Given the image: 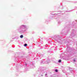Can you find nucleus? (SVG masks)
I'll return each mask as SVG.
<instances>
[{"instance_id": "obj_1", "label": "nucleus", "mask_w": 77, "mask_h": 77, "mask_svg": "<svg viewBox=\"0 0 77 77\" xmlns=\"http://www.w3.org/2000/svg\"><path fill=\"white\" fill-rule=\"evenodd\" d=\"M29 28V27L28 26L26 25H22L18 27L17 30L20 33H23L27 32V30Z\"/></svg>"}, {"instance_id": "obj_2", "label": "nucleus", "mask_w": 77, "mask_h": 77, "mask_svg": "<svg viewBox=\"0 0 77 77\" xmlns=\"http://www.w3.org/2000/svg\"><path fill=\"white\" fill-rule=\"evenodd\" d=\"M54 40L57 41L58 42H60V41H62V37H59V35H55L54 38Z\"/></svg>"}, {"instance_id": "obj_3", "label": "nucleus", "mask_w": 77, "mask_h": 77, "mask_svg": "<svg viewBox=\"0 0 77 77\" xmlns=\"http://www.w3.org/2000/svg\"><path fill=\"white\" fill-rule=\"evenodd\" d=\"M50 61L49 60H47L46 61H45V60H42L41 62V64H44V63H46V64H48L49 63H50Z\"/></svg>"}, {"instance_id": "obj_4", "label": "nucleus", "mask_w": 77, "mask_h": 77, "mask_svg": "<svg viewBox=\"0 0 77 77\" xmlns=\"http://www.w3.org/2000/svg\"><path fill=\"white\" fill-rule=\"evenodd\" d=\"M77 50L75 51V50L74 49H73L72 50V51L71 52V54L72 55V54H74L75 53H77L76 51H77Z\"/></svg>"}, {"instance_id": "obj_5", "label": "nucleus", "mask_w": 77, "mask_h": 77, "mask_svg": "<svg viewBox=\"0 0 77 77\" xmlns=\"http://www.w3.org/2000/svg\"><path fill=\"white\" fill-rule=\"evenodd\" d=\"M20 57H17L15 59V60L16 61V62H18V61H19V60H19V58H20Z\"/></svg>"}, {"instance_id": "obj_6", "label": "nucleus", "mask_w": 77, "mask_h": 77, "mask_svg": "<svg viewBox=\"0 0 77 77\" xmlns=\"http://www.w3.org/2000/svg\"><path fill=\"white\" fill-rule=\"evenodd\" d=\"M67 47V50H68V49H69V50H71V48H69V46H68V45H66Z\"/></svg>"}, {"instance_id": "obj_7", "label": "nucleus", "mask_w": 77, "mask_h": 77, "mask_svg": "<svg viewBox=\"0 0 77 77\" xmlns=\"http://www.w3.org/2000/svg\"><path fill=\"white\" fill-rule=\"evenodd\" d=\"M18 38H19V36H17L15 37V38H14V39H18Z\"/></svg>"}, {"instance_id": "obj_8", "label": "nucleus", "mask_w": 77, "mask_h": 77, "mask_svg": "<svg viewBox=\"0 0 77 77\" xmlns=\"http://www.w3.org/2000/svg\"><path fill=\"white\" fill-rule=\"evenodd\" d=\"M41 69H42L41 67H40L39 68H38V71L41 72V71H42V70H41Z\"/></svg>"}, {"instance_id": "obj_9", "label": "nucleus", "mask_w": 77, "mask_h": 77, "mask_svg": "<svg viewBox=\"0 0 77 77\" xmlns=\"http://www.w3.org/2000/svg\"><path fill=\"white\" fill-rule=\"evenodd\" d=\"M43 56H44V55L40 54V56H39V57H43Z\"/></svg>"}, {"instance_id": "obj_10", "label": "nucleus", "mask_w": 77, "mask_h": 77, "mask_svg": "<svg viewBox=\"0 0 77 77\" xmlns=\"http://www.w3.org/2000/svg\"><path fill=\"white\" fill-rule=\"evenodd\" d=\"M45 72H44V70H42V71H41V73L42 74H44V73Z\"/></svg>"}, {"instance_id": "obj_11", "label": "nucleus", "mask_w": 77, "mask_h": 77, "mask_svg": "<svg viewBox=\"0 0 77 77\" xmlns=\"http://www.w3.org/2000/svg\"><path fill=\"white\" fill-rule=\"evenodd\" d=\"M51 14V15H58V14H59V13H58V14Z\"/></svg>"}, {"instance_id": "obj_12", "label": "nucleus", "mask_w": 77, "mask_h": 77, "mask_svg": "<svg viewBox=\"0 0 77 77\" xmlns=\"http://www.w3.org/2000/svg\"><path fill=\"white\" fill-rule=\"evenodd\" d=\"M23 37L24 36H23V35H21L20 36V38H23Z\"/></svg>"}, {"instance_id": "obj_13", "label": "nucleus", "mask_w": 77, "mask_h": 77, "mask_svg": "<svg viewBox=\"0 0 77 77\" xmlns=\"http://www.w3.org/2000/svg\"><path fill=\"white\" fill-rule=\"evenodd\" d=\"M71 73H72V74H74V70H72L71 71Z\"/></svg>"}, {"instance_id": "obj_14", "label": "nucleus", "mask_w": 77, "mask_h": 77, "mask_svg": "<svg viewBox=\"0 0 77 77\" xmlns=\"http://www.w3.org/2000/svg\"><path fill=\"white\" fill-rule=\"evenodd\" d=\"M39 76H42H42H43V75L42 74V73H40V74L39 75Z\"/></svg>"}, {"instance_id": "obj_15", "label": "nucleus", "mask_w": 77, "mask_h": 77, "mask_svg": "<svg viewBox=\"0 0 77 77\" xmlns=\"http://www.w3.org/2000/svg\"><path fill=\"white\" fill-rule=\"evenodd\" d=\"M41 54V53H38V57L40 56V55Z\"/></svg>"}, {"instance_id": "obj_16", "label": "nucleus", "mask_w": 77, "mask_h": 77, "mask_svg": "<svg viewBox=\"0 0 77 77\" xmlns=\"http://www.w3.org/2000/svg\"><path fill=\"white\" fill-rule=\"evenodd\" d=\"M24 45V47H27V44H25Z\"/></svg>"}, {"instance_id": "obj_17", "label": "nucleus", "mask_w": 77, "mask_h": 77, "mask_svg": "<svg viewBox=\"0 0 77 77\" xmlns=\"http://www.w3.org/2000/svg\"><path fill=\"white\" fill-rule=\"evenodd\" d=\"M55 72H58V70H57V69H56L55 70Z\"/></svg>"}, {"instance_id": "obj_18", "label": "nucleus", "mask_w": 77, "mask_h": 77, "mask_svg": "<svg viewBox=\"0 0 77 77\" xmlns=\"http://www.w3.org/2000/svg\"><path fill=\"white\" fill-rule=\"evenodd\" d=\"M68 52H65L64 54H65V55H67V54H68Z\"/></svg>"}, {"instance_id": "obj_19", "label": "nucleus", "mask_w": 77, "mask_h": 77, "mask_svg": "<svg viewBox=\"0 0 77 77\" xmlns=\"http://www.w3.org/2000/svg\"><path fill=\"white\" fill-rule=\"evenodd\" d=\"M58 62H59V63H60V62H61V60H59Z\"/></svg>"}, {"instance_id": "obj_20", "label": "nucleus", "mask_w": 77, "mask_h": 77, "mask_svg": "<svg viewBox=\"0 0 77 77\" xmlns=\"http://www.w3.org/2000/svg\"><path fill=\"white\" fill-rule=\"evenodd\" d=\"M60 21H59L58 22V24H59V25H60Z\"/></svg>"}, {"instance_id": "obj_21", "label": "nucleus", "mask_w": 77, "mask_h": 77, "mask_svg": "<svg viewBox=\"0 0 77 77\" xmlns=\"http://www.w3.org/2000/svg\"><path fill=\"white\" fill-rule=\"evenodd\" d=\"M72 69V68H69V70H70V71H71L72 70H71Z\"/></svg>"}, {"instance_id": "obj_22", "label": "nucleus", "mask_w": 77, "mask_h": 77, "mask_svg": "<svg viewBox=\"0 0 77 77\" xmlns=\"http://www.w3.org/2000/svg\"><path fill=\"white\" fill-rule=\"evenodd\" d=\"M48 46V45H46L45 46V47H47Z\"/></svg>"}, {"instance_id": "obj_23", "label": "nucleus", "mask_w": 77, "mask_h": 77, "mask_svg": "<svg viewBox=\"0 0 77 77\" xmlns=\"http://www.w3.org/2000/svg\"><path fill=\"white\" fill-rule=\"evenodd\" d=\"M73 62H75V60L74 59V60H73Z\"/></svg>"}, {"instance_id": "obj_24", "label": "nucleus", "mask_w": 77, "mask_h": 77, "mask_svg": "<svg viewBox=\"0 0 77 77\" xmlns=\"http://www.w3.org/2000/svg\"><path fill=\"white\" fill-rule=\"evenodd\" d=\"M74 23H75L74 21H73L72 22V24H74Z\"/></svg>"}, {"instance_id": "obj_25", "label": "nucleus", "mask_w": 77, "mask_h": 77, "mask_svg": "<svg viewBox=\"0 0 77 77\" xmlns=\"http://www.w3.org/2000/svg\"><path fill=\"white\" fill-rule=\"evenodd\" d=\"M61 34H63V33H62V32H61Z\"/></svg>"}, {"instance_id": "obj_26", "label": "nucleus", "mask_w": 77, "mask_h": 77, "mask_svg": "<svg viewBox=\"0 0 77 77\" xmlns=\"http://www.w3.org/2000/svg\"><path fill=\"white\" fill-rule=\"evenodd\" d=\"M25 65H26V66H27V64H26Z\"/></svg>"}, {"instance_id": "obj_27", "label": "nucleus", "mask_w": 77, "mask_h": 77, "mask_svg": "<svg viewBox=\"0 0 77 77\" xmlns=\"http://www.w3.org/2000/svg\"><path fill=\"white\" fill-rule=\"evenodd\" d=\"M57 12H61V11H57Z\"/></svg>"}, {"instance_id": "obj_28", "label": "nucleus", "mask_w": 77, "mask_h": 77, "mask_svg": "<svg viewBox=\"0 0 77 77\" xmlns=\"http://www.w3.org/2000/svg\"><path fill=\"white\" fill-rule=\"evenodd\" d=\"M21 57H23V56H21Z\"/></svg>"}, {"instance_id": "obj_29", "label": "nucleus", "mask_w": 77, "mask_h": 77, "mask_svg": "<svg viewBox=\"0 0 77 77\" xmlns=\"http://www.w3.org/2000/svg\"><path fill=\"white\" fill-rule=\"evenodd\" d=\"M68 31H67V33H68Z\"/></svg>"}, {"instance_id": "obj_30", "label": "nucleus", "mask_w": 77, "mask_h": 77, "mask_svg": "<svg viewBox=\"0 0 77 77\" xmlns=\"http://www.w3.org/2000/svg\"><path fill=\"white\" fill-rule=\"evenodd\" d=\"M49 19H50V18H49Z\"/></svg>"}, {"instance_id": "obj_31", "label": "nucleus", "mask_w": 77, "mask_h": 77, "mask_svg": "<svg viewBox=\"0 0 77 77\" xmlns=\"http://www.w3.org/2000/svg\"><path fill=\"white\" fill-rule=\"evenodd\" d=\"M55 11H56V12H57L56 11H54V12H55Z\"/></svg>"}, {"instance_id": "obj_32", "label": "nucleus", "mask_w": 77, "mask_h": 77, "mask_svg": "<svg viewBox=\"0 0 77 77\" xmlns=\"http://www.w3.org/2000/svg\"><path fill=\"white\" fill-rule=\"evenodd\" d=\"M70 27H71V26H70Z\"/></svg>"}]
</instances>
